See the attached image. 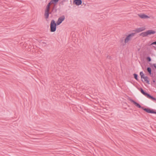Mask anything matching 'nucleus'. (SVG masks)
Returning <instances> with one entry per match:
<instances>
[{
    "instance_id": "obj_6",
    "label": "nucleus",
    "mask_w": 156,
    "mask_h": 156,
    "mask_svg": "<svg viewBox=\"0 0 156 156\" xmlns=\"http://www.w3.org/2000/svg\"><path fill=\"white\" fill-rule=\"evenodd\" d=\"M136 34V33H133L127 35L124 40L125 44L128 43L131 39V38Z\"/></svg>"
},
{
    "instance_id": "obj_10",
    "label": "nucleus",
    "mask_w": 156,
    "mask_h": 156,
    "mask_svg": "<svg viewBox=\"0 0 156 156\" xmlns=\"http://www.w3.org/2000/svg\"><path fill=\"white\" fill-rule=\"evenodd\" d=\"M147 70L149 75L152 78L154 77V73L152 72L151 68L150 67H148L147 68Z\"/></svg>"
},
{
    "instance_id": "obj_15",
    "label": "nucleus",
    "mask_w": 156,
    "mask_h": 156,
    "mask_svg": "<svg viewBox=\"0 0 156 156\" xmlns=\"http://www.w3.org/2000/svg\"><path fill=\"white\" fill-rule=\"evenodd\" d=\"M138 89L140 91L141 93L143 95L145 96L147 92H146L144 90L143 88L141 87L138 88Z\"/></svg>"
},
{
    "instance_id": "obj_8",
    "label": "nucleus",
    "mask_w": 156,
    "mask_h": 156,
    "mask_svg": "<svg viewBox=\"0 0 156 156\" xmlns=\"http://www.w3.org/2000/svg\"><path fill=\"white\" fill-rule=\"evenodd\" d=\"M138 15L140 18L142 19H147L150 18L149 16L144 13L138 14Z\"/></svg>"
},
{
    "instance_id": "obj_5",
    "label": "nucleus",
    "mask_w": 156,
    "mask_h": 156,
    "mask_svg": "<svg viewBox=\"0 0 156 156\" xmlns=\"http://www.w3.org/2000/svg\"><path fill=\"white\" fill-rule=\"evenodd\" d=\"M156 31L153 30H148L146 31L142 32L140 34V35L143 37H145L148 35H151L155 34Z\"/></svg>"
},
{
    "instance_id": "obj_28",
    "label": "nucleus",
    "mask_w": 156,
    "mask_h": 156,
    "mask_svg": "<svg viewBox=\"0 0 156 156\" xmlns=\"http://www.w3.org/2000/svg\"><path fill=\"white\" fill-rule=\"evenodd\" d=\"M155 84H156V83H155Z\"/></svg>"
},
{
    "instance_id": "obj_18",
    "label": "nucleus",
    "mask_w": 156,
    "mask_h": 156,
    "mask_svg": "<svg viewBox=\"0 0 156 156\" xmlns=\"http://www.w3.org/2000/svg\"><path fill=\"white\" fill-rule=\"evenodd\" d=\"M146 59L147 61L148 62H150L151 61V58L149 56H147L146 57Z\"/></svg>"
},
{
    "instance_id": "obj_25",
    "label": "nucleus",
    "mask_w": 156,
    "mask_h": 156,
    "mask_svg": "<svg viewBox=\"0 0 156 156\" xmlns=\"http://www.w3.org/2000/svg\"><path fill=\"white\" fill-rule=\"evenodd\" d=\"M57 9L56 8L54 10L55 12H56L57 11Z\"/></svg>"
},
{
    "instance_id": "obj_1",
    "label": "nucleus",
    "mask_w": 156,
    "mask_h": 156,
    "mask_svg": "<svg viewBox=\"0 0 156 156\" xmlns=\"http://www.w3.org/2000/svg\"><path fill=\"white\" fill-rule=\"evenodd\" d=\"M127 100L131 101L132 103H133L137 107L141 108L147 113L156 114V110L149 108H145L144 107L141 106L139 103H138L129 97L128 98Z\"/></svg>"
},
{
    "instance_id": "obj_16",
    "label": "nucleus",
    "mask_w": 156,
    "mask_h": 156,
    "mask_svg": "<svg viewBox=\"0 0 156 156\" xmlns=\"http://www.w3.org/2000/svg\"><path fill=\"white\" fill-rule=\"evenodd\" d=\"M134 78L137 81H139L138 78V75L136 73H134L133 74Z\"/></svg>"
},
{
    "instance_id": "obj_12",
    "label": "nucleus",
    "mask_w": 156,
    "mask_h": 156,
    "mask_svg": "<svg viewBox=\"0 0 156 156\" xmlns=\"http://www.w3.org/2000/svg\"><path fill=\"white\" fill-rule=\"evenodd\" d=\"M138 89L140 91L141 93L143 95L145 96L147 92H146L144 90L143 88L141 87L138 88Z\"/></svg>"
},
{
    "instance_id": "obj_27",
    "label": "nucleus",
    "mask_w": 156,
    "mask_h": 156,
    "mask_svg": "<svg viewBox=\"0 0 156 156\" xmlns=\"http://www.w3.org/2000/svg\"><path fill=\"white\" fill-rule=\"evenodd\" d=\"M152 84H153V83H152V82H151V85H152Z\"/></svg>"
},
{
    "instance_id": "obj_19",
    "label": "nucleus",
    "mask_w": 156,
    "mask_h": 156,
    "mask_svg": "<svg viewBox=\"0 0 156 156\" xmlns=\"http://www.w3.org/2000/svg\"><path fill=\"white\" fill-rule=\"evenodd\" d=\"M56 8H57L56 5H54L52 8V9H51V12H52L53 11L55 10V9Z\"/></svg>"
},
{
    "instance_id": "obj_26",
    "label": "nucleus",
    "mask_w": 156,
    "mask_h": 156,
    "mask_svg": "<svg viewBox=\"0 0 156 156\" xmlns=\"http://www.w3.org/2000/svg\"><path fill=\"white\" fill-rule=\"evenodd\" d=\"M153 47L154 48V49L155 50H156V47L155 46H153Z\"/></svg>"
},
{
    "instance_id": "obj_13",
    "label": "nucleus",
    "mask_w": 156,
    "mask_h": 156,
    "mask_svg": "<svg viewBox=\"0 0 156 156\" xmlns=\"http://www.w3.org/2000/svg\"><path fill=\"white\" fill-rule=\"evenodd\" d=\"M138 89L140 91L141 93L143 95L145 96L147 92H146L144 90L143 88L141 87L138 88Z\"/></svg>"
},
{
    "instance_id": "obj_14",
    "label": "nucleus",
    "mask_w": 156,
    "mask_h": 156,
    "mask_svg": "<svg viewBox=\"0 0 156 156\" xmlns=\"http://www.w3.org/2000/svg\"><path fill=\"white\" fill-rule=\"evenodd\" d=\"M138 89L140 91L141 93L143 95L145 96L147 92H146L144 90L143 88L141 87L138 88Z\"/></svg>"
},
{
    "instance_id": "obj_4",
    "label": "nucleus",
    "mask_w": 156,
    "mask_h": 156,
    "mask_svg": "<svg viewBox=\"0 0 156 156\" xmlns=\"http://www.w3.org/2000/svg\"><path fill=\"white\" fill-rule=\"evenodd\" d=\"M140 75L141 79V80L143 82H146L148 84H149L150 80L147 76H145L144 74L143 71L140 72Z\"/></svg>"
},
{
    "instance_id": "obj_23",
    "label": "nucleus",
    "mask_w": 156,
    "mask_h": 156,
    "mask_svg": "<svg viewBox=\"0 0 156 156\" xmlns=\"http://www.w3.org/2000/svg\"><path fill=\"white\" fill-rule=\"evenodd\" d=\"M152 83L154 84H155L156 83V81L155 80V79H153L152 80Z\"/></svg>"
},
{
    "instance_id": "obj_2",
    "label": "nucleus",
    "mask_w": 156,
    "mask_h": 156,
    "mask_svg": "<svg viewBox=\"0 0 156 156\" xmlns=\"http://www.w3.org/2000/svg\"><path fill=\"white\" fill-rule=\"evenodd\" d=\"M59 0H51L46 6L44 13V16L45 19H48L49 18V14L51 13V12H49L50 6L51 4H53L55 5H56Z\"/></svg>"
},
{
    "instance_id": "obj_22",
    "label": "nucleus",
    "mask_w": 156,
    "mask_h": 156,
    "mask_svg": "<svg viewBox=\"0 0 156 156\" xmlns=\"http://www.w3.org/2000/svg\"><path fill=\"white\" fill-rule=\"evenodd\" d=\"M156 45V41L153 42L151 44V45Z\"/></svg>"
},
{
    "instance_id": "obj_11",
    "label": "nucleus",
    "mask_w": 156,
    "mask_h": 156,
    "mask_svg": "<svg viewBox=\"0 0 156 156\" xmlns=\"http://www.w3.org/2000/svg\"><path fill=\"white\" fill-rule=\"evenodd\" d=\"M82 0H73V4L79 6L81 4Z\"/></svg>"
},
{
    "instance_id": "obj_20",
    "label": "nucleus",
    "mask_w": 156,
    "mask_h": 156,
    "mask_svg": "<svg viewBox=\"0 0 156 156\" xmlns=\"http://www.w3.org/2000/svg\"><path fill=\"white\" fill-rule=\"evenodd\" d=\"M145 96L147 97L148 98L150 99L151 95L147 93Z\"/></svg>"
},
{
    "instance_id": "obj_7",
    "label": "nucleus",
    "mask_w": 156,
    "mask_h": 156,
    "mask_svg": "<svg viewBox=\"0 0 156 156\" xmlns=\"http://www.w3.org/2000/svg\"><path fill=\"white\" fill-rule=\"evenodd\" d=\"M65 19V16L64 15H63L58 18L56 23L58 25H59Z\"/></svg>"
},
{
    "instance_id": "obj_9",
    "label": "nucleus",
    "mask_w": 156,
    "mask_h": 156,
    "mask_svg": "<svg viewBox=\"0 0 156 156\" xmlns=\"http://www.w3.org/2000/svg\"><path fill=\"white\" fill-rule=\"evenodd\" d=\"M145 30V28L144 27H141L136 29L135 30H133L132 31L135 32L136 33H138L144 30Z\"/></svg>"
},
{
    "instance_id": "obj_21",
    "label": "nucleus",
    "mask_w": 156,
    "mask_h": 156,
    "mask_svg": "<svg viewBox=\"0 0 156 156\" xmlns=\"http://www.w3.org/2000/svg\"><path fill=\"white\" fill-rule=\"evenodd\" d=\"M150 99L153 100V101H156V98L152 96H151Z\"/></svg>"
},
{
    "instance_id": "obj_17",
    "label": "nucleus",
    "mask_w": 156,
    "mask_h": 156,
    "mask_svg": "<svg viewBox=\"0 0 156 156\" xmlns=\"http://www.w3.org/2000/svg\"><path fill=\"white\" fill-rule=\"evenodd\" d=\"M150 66L153 68V69H154V68H153V67H154V68L156 69V63H154L153 64H150Z\"/></svg>"
},
{
    "instance_id": "obj_24",
    "label": "nucleus",
    "mask_w": 156,
    "mask_h": 156,
    "mask_svg": "<svg viewBox=\"0 0 156 156\" xmlns=\"http://www.w3.org/2000/svg\"><path fill=\"white\" fill-rule=\"evenodd\" d=\"M107 58H108L109 59H111V58H112V57H111V56H108Z\"/></svg>"
},
{
    "instance_id": "obj_3",
    "label": "nucleus",
    "mask_w": 156,
    "mask_h": 156,
    "mask_svg": "<svg viewBox=\"0 0 156 156\" xmlns=\"http://www.w3.org/2000/svg\"><path fill=\"white\" fill-rule=\"evenodd\" d=\"M59 25L54 20H52L50 24V31L51 32H55L56 29V27Z\"/></svg>"
}]
</instances>
